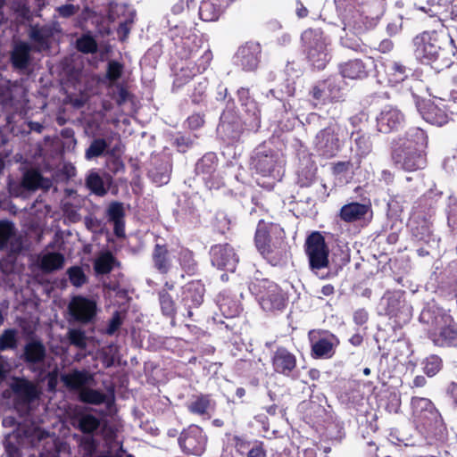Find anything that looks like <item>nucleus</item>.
Returning <instances> with one entry per match:
<instances>
[{"label": "nucleus", "instance_id": "1", "mask_svg": "<svg viewBox=\"0 0 457 457\" xmlns=\"http://www.w3.org/2000/svg\"><path fill=\"white\" fill-rule=\"evenodd\" d=\"M428 145L426 132L417 127L410 128L403 137L394 140L392 160L395 166L414 171L426 166L425 148Z\"/></svg>", "mask_w": 457, "mask_h": 457}, {"label": "nucleus", "instance_id": "2", "mask_svg": "<svg viewBox=\"0 0 457 457\" xmlns=\"http://www.w3.org/2000/svg\"><path fill=\"white\" fill-rule=\"evenodd\" d=\"M416 59L424 64L437 62L441 67H450L453 62L455 46L453 39L443 33L424 31L413 40Z\"/></svg>", "mask_w": 457, "mask_h": 457}, {"label": "nucleus", "instance_id": "3", "mask_svg": "<svg viewBox=\"0 0 457 457\" xmlns=\"http://www.w3.org/2000/svg\"><path fill=\"white\" fill-rule=\"evenodd\" d=\"M304 252L308 258L310 270L320 279H328L337 275L338 270L350 262L349 254L341 253L339 262L329 261V249L324 237L319 231L311 233L304 243Z\"/></svg>", "mask_w": 457, "mask_h": 457}, {"label": "nucleus", "instance_id": "4", "mask_svg": "<svg viewBox=\"0 0 457 457\" xmlns=\"http://www.w3.org/2000/svg\"><path fill=\"white\" fill-rule=\"evenodd\" d=\"M302 48L312 66L325 69L330 60L329 38L320 29H308L301 35Z\"/></svg>", "mask_w": 457, "mask_h": 457}, {"label": "nucleus", "instance_id": "5", "mask_svg": "<svg viewBox=\"0 0 457 457\" xmlns=\"http://www.w3.org/2000/svg\"><path fill=\"white\" fill-rule=\"evenodd\" d=\"M249 288L257 295L258 302L264 312H281L287 304V296L283 290L267 278L253 281Z\"/></svg>", "mask_w": 457, "mask_h": 457}, {"label": "nucleus", "instance_id": "6", "mask_svg": "<svg viewBox=\"0 0 457 457\" xmlns=\"http://www.w3.org/2000/svg\"><path fill=\"white\" fill-rule=\"evenodd\" d=\"M204 285L199 280L190 281L181 287L179 295V311L182 316L190 320H195V311H197L204 303Z\"/></svg>", "mask_w": 457, "mask_h": 457}, {"label": "nucleus", "instance_id": "7", "mask_svg": "<svg viewBox=\"0 0 457 457\" xmlns=\"http://www.w3.org/2000/svg\"><path fill=\"white\" fill-rule=\"evenodd\" d=\"M340 131L337 124H330L317 133L314 146L319 154L330 158L338 153L342 145Z\"/></svg>", "mask_w": 457, "mask_h": 457}, {"label": "nucleus", "instance_id": "8", "mask_svg": "<svg viewBox=\"0 0 457 457\" xmlns=\"http://www.w3.org/2000/svg\"><path fill=\"white\" fill-rule=\"evenodd\" d=\"M68 310L72 319L82 324L93 323L99 311L93 297L75 295L71 298Z\"/></svg>", "mask_w": 457, "mask_h": 457}, {"label": "nucleus", "instance_id": "9", "mask_svg": "<svg viewBox=\"0 0 457 457\" xmlns=\"http://www.w3.org/2000/svg\"><path fill=\"white\" fill-rule=\"evenodd\" d=\"M178 441L185 453L200 456L205 451L207 436L200 427L190 425L180 433Z\"/></svg>", "mask_w": 457, "mask_h": 457}, {"label": "nucleus", "instance_id": "10", "mask_svg": "<svg viewBox=\"0 0 457 457\" xmlns=\"http://www.w3.org/2000/svg\"><path fill=\"white\" fill-rule=\"evenodd\" d=\"M62 32L58 21H53L44 25H33L29 29V37L33 43L34 52L41 53L50 48L51 38Z\"/></svg>", "mask_w": 457, "mask_h": 457}, {"label": "nucleus", "instance_id": "11", "mask_svg": "<svg viewBox=\"0 0 457 457\" xmlns=\"http://www.w3.org/2000/svg\"><path fill=\"white\" fill-rule=\"evenodd\" d=\"M251 164L262 176H272L278 166V154L265 145H259L253 152Z\"/></svg>", "mask_w": 457, "mask_h": 457}, {"label": "nucleus", "instance_id": "12", "mask_svg": "<svg viewBox=\"0 0 457 457\" xmlns=\"http://www.w3.org/2000/svg\"><path fill=\"white\" fill-rule=\"evenodd\" d=\"M210 256L213 266L230 272L236 270L239 261L234 248L228 244L212 245L210 249Z\"/></svg>", "mask_w": 457, "mask_h": 457}, {"label": "nucleus", "instance_id": "13", "mask_svg": "<svg viewBox=\"0 0 457 457\" xmlns=\"http://www.w3.org/2000/svg\"><path fill=\"white\" fill-rule=\"evenodd\" d=\"M244 130L243 122L236 113L229 110L222 112L217 131L224 140L238 141Z\"/></svg>", "mask_w": 457, "mask_h": 457}, {"label": "nucleus", "instance_id": "14", "mask_svg": "<svg viewBox=\"0 0 457 457\" xmlns=\"http://www.w3.org/2000/svg\"><path fill=\"white\" fill-rule=\"evenodd\" d=\"M273 370L287 378H295L296 357L284 346L278 347L271 355Z\"/></svg>", "mask_w": 457, "mask_h": 457}, {"label": "nucleus", "instance_id": "15", "mask_svg": "<svg viewBox=\"0 0 457 457\" xmlns=\"http://www.w3.org/2000/svg\"><path fill=\"white\" fill-rule=\"evenodd\" d=\"M261 52L262 48L259 43L247 42L237 49L234 56V62L244 71H253L259 64Z\"/></svg>", "mask_w": 457, "mask_h": 457}, {"label": "nucleus", "instance_id": "16", "mask_svg": "<svg viewBox=\"0 0 457 457\" xmlns=\"http://www.w3.org/2000/svg\"><path fill=\"white\" fill-rule=\"evenodd\" d=\"M46 356V348L40 340L31 339L24 345L22 359L34 370L44 369Z\"/></svg>", "mask_w": 457, "mask_h": 457}, {"label": "nucleus", "instance_id": "17", "mask_svg": "<svg viewBox=\"0 0 457 457\" xmlns=\"http://www.w3.org/2000/svg\"><path fill=\"white\" fill-rule=\"evenodd\" d=\"M310 340L312 356L318 359L331 358L335 353V348L338 345V340L333 334L316 338L315 332H311Z\"/></svg>", "mask_w": 457, "mask_h": 457}, {"label": "nucleus", "instance_id": "18", "mask_svg": "<svg viewBox=\"0 0 457 457\" xmlns=\"http://www.w3.org/2000/svg\"><path fill=\"white\" fill-rule=\"evenodd\" d=\"M71 426L85 435H95L101 426V420L92 413L79 410L70 417Z\"/></svg>", "mask_w": 457, "mask_h": 457}, {"label": "nucleus", "instance_id": "19", "mask_svg": "<svg viewBox=\"0 0 457 457\" xmlns=\"http://www.w3.org/2000/svg\"><path fill=\"white\" fill-rule=\"evenodd\" d=\"M0 248L12 253H20L22 249L21 239L14 224L9 220H0Z\"/></svg>", "mask_w": 457, "mask_h": 457}, {"label": "nucleus", "instance_id": "20", "mask_svg": "<svg viewBox=\"0 0 457 457\" xmlns=\"http://www.w3.org/2000/svg\"><path fill=\"white\" fill-rule=\"evenodd\" d=\"M32 51H34L33 46L25 41L15 43L10 53L12 68L21 71L28 70L32 62Z\"/></svg>", "mask_w": 457, "mask_h": 457}, {"label": "nucleus", "instance_id": "21", "mask_svg": "<svg viewBox=\"0 0 457 457\" xmlns=\"http://www.w3.org/2000/svg\"><path fill=\"white\" fill-rule=\"evenodd\" d=\"M404 121L403 114L396 108L386 107L377 118L378 131L389 133L398 129Z\"/></svg>", "mask_w": 457, "mask_h": 457}, {"label": "nucleus", "instance_id": "22", "mask_svg": "<svg viewBox=\"0 0 457 457\" xmlns=\"http://www.w3.org/2000/svg\"><path fill=\"white\" fill-rule=\"evenodd\" d=\"M371 218V209L369 204L353 202L341 207L339 217L347 223L368 220L367 216Z\"/></svg>", "mask_w": 457, "mask_h": 457}, {"label": "nucleus", "instance_id": "23", "mask_svg": "<svg viewBox=\"0 0 457 457\" xmlns=\"http://www.w3.org/2000/svg\"><path fill=\"white\" fill-rule=\"evenodd\" d=\"M16 400L23 404H29L38 397L35 384L25 378H16L11 385Z\"/></svg>", "mask_w": 457, "mask_h": 457}, {"label": "nucleus", "instance_id": "24", "mask_svg": "<svg viewBox=\"0 0 457 457\" xmlns=\"http://www.w3.org/2000/svg\"><path fill=\"white\" fill-rule=\"evenodd\" d=\"M411 407L413 416L420 419V421H436L439 418L438 411H436L434 403L428 398L412 397L411 401Z\"/></svg>", "mask_w": 457, "mask_h": 457}, {"label": "nucleus", "instance_id": "25", "mask_svg": "<svg viewBox=\"0 0 457 457\" xmlns=\"http://www.w3.org/2000/svg\"><path fill=\"white\" fill-rule=\"evenodd\" d=\"M372 61L368 62L361 59H353L339 64V71L343 78L350 79H363L369 75V67Z\"/></svg>", "mask_w": 457, "mask_h": 457}, {"label": "nucleus", "instance_id": "26", "mask_svg": "<svg viewBox=\"0 0 457 457\" xmlns=\"http://www.w3.org/2000/svg\"><path fill=\"white\" fill-rule=\"evenodd\" d=\"M112 178L108 173L103 176L96 170H90L86 178V186L91 193L97 196H104L109 190Z\"/></svg>", "mask_w": 457, "mask_h": 457}, {"label": "nucleus", "instance_id": "27", "mask_svg": "<svg viewBox=\"0 0 457 457\" xmlns=\"http://www.w3.org/2000/svg\"><path fill=\"white\" fill-rule=\"evenodd\" d=\"M106 215L108 217L109 221L112 222L114 225L113 231L114 234L118 237H124L125 235V210L123 204L120 202L113 201L112 202L107 210Z\"/></svg>", "mask_w": 457, "mask_h": 457}, {"label": "nucleus", "instance_id": "28", "mask_svg": "<svg viewBox=\"0 0 457 457\" xmlns=\"http://www.w3.org/2000/svg\"><path fill=\"white\" fill-rule=\"evenodd\" d=\"M228 6V0H204L199 8L200 18L204 21H214Z\"/></svg>", "mask_w": 457, "mask_h": 457}, {"label": "nucleus", "instance_id": "29", "mask_svg": "<svg viewBox=\"0 0 457 457\" xmlns=\"http://www.w3.org/2000/svg\"><path fill=\"white\" fill-rule=\"evenodd\" d=\"M61 380L66 387L71 390H79V393L81 388H86V386L93 380V377L85 370H74L71 372L62 374Z\"/></svg>", "mask_w": 457, "mask_h": 457}, {"label": "nucleus", "instance_id": "30", "mask_svg": "<svg viewBox=\"0 0 457 457\" xmlns=\"http://www.w3.org/2000/svg\"><path fill=\"white\" fill-rule=\"evenodd\" d=\"M430 338L437 346H452L457 344V325L451 321L442 327L438 333L430 335Z\"/></svg>", "mask_w": 457, "mask_h": 457}, {"label": "nucleus", "instance_id": "31", "mask_svg": "<svg viewBox=\"0 0 457 457\" xmlns=\"http://www.w3.org/2000/svg\"><path fill=\"white\" fill-rule=\"evenodd\" d=\"M52 185V180L44 178L37 170H29L23 175L22 186L28 190H36L38 188L48 190Z\"/></svg>", "mask_w": 457, "mask_h": 457}, {"label": "nucleus", "instance_id": "32", "mask_svg": "<svg viewBox=\"0 0 457 457\" xmlns=\"http://www.w3.org/2000/svg\"><path fill=\"white\" fill-rule=\"evenodd\" d=\"M243 111L247 117L245 119L244 124L247 130L256 132L261 127V111L255 101L244 103Z\"/></svg>", "mask_w": 457, "mask_h": 457}, {"label": "nucleus", "instance_id": "33", "mask_svg": "<svg viewBox=\"0 0 457 457\" xmlns=\"http://www.w3.org/2000/svg\"><path fill=\"white\" fill-rule=\"evenodd\" d=\"M152 259L154 267L161 273L166 274L171 267V260L169 257V251L165 245L156 244L154 245Z\"/></svg>", "mask_w": 457, "mask_h": 457}, {"label": "nucleus", "instance_id": "34", "mask_svg": "<svg viewBox=\"0 0 457 457\" xmlns=\"http://www.w3.org/2000/svg\"><path fill=\"white\" fill-rule=\"evenodd\" d=\"M270 252L261 253L273 265L278 264L282 261H286L287 258V244L279 238L275 242H270L267 244Z\"/></svg>", "mask_w": 457, "mask_h": 457}, {"label": "nucleus", "instance_id": "35", "mask_svg": "<svg viewBox=\"0 0 457 457\" xmlns=\"http://www.w3.org/2000/svg\"><path fill=\"white\" fill-rule=\"evenodd\" d=\"M38 266L45 273H51L62 268L64 257L60 253L48 252L38 257Z\"/></svg>", "mask_w": 457, "mask_h": 457}, {"label": "nucleus", "instance_id": "36", "mask_svg": "<svg viewBox=\"0 0 457 457\" xmlns=\"http://www.w3.org/2000/svg\"><path fill=\"white\" fill-rule=\"evenodd\" d=\"M281 230L277 226H274L272 224L270 225V230H268V226L266 223H264L262 220H260L256 232H255V237L254 242L255 245L260 253H269V247L267 246V244L270 242V231H277Z\"/></svg>", "mask_w": 457, "mask_h": 457}, {"label": "nucleus", "instance_id": "37", "mask_svg": "<svg viewBox=\"0 0 457 457\" xmlns=\"http://www.w3.org/2000/svg\"><path fill=\"white\" fill-rule=\"evenodd\" d=\"M351 137L353 138L356 147V154L353 156H359L361 162V158L368 155L372 151L371 137L370 134L364 133L361 130L353 131Z\"/></svg>", "mask_w": 457, "mask_h": 457}, {"label": "nucleus", "instance_id": "38", "mask_svg": "<svg viewBox=\"0 0 457 457\" xmlns=\"http://www.w3.org/2000/svg\"><path fill=\"white\" fill-rule=\"evenodd\" d=\"M214 405L215 403L210 395H199L187 404V410L193 414L204 416L208 415L209 411L213 409Z\"/></svg>", "mask_w": 457, "mask_h": 457}, {"label": "nucleus", "instance_id": "39", "mask_svg": "<svg viewBox=\"0 0 457 457\" xmlns=\"http://www.w3.org/2000/svg\"><path fill=\"white\" fill-rule=\"evenodd\" d=\"M116 262L115 257L110 251H104L95 259L93 266L97 275H104L112 271Z\"/></svg>", "mask_w": 457, "mask_h": 457}, {"label": "nucleus", "instance_id": "40", "mask_svg": "<svg viewBox=\"0 0 457 457\" xmlns=\"http://www.w3.org/2000/svg\"><path fill=\"white\" fill-rule=\"evenodd\" d=\"M158 299L162 315L173 321L179 311V305L176 304L172 296L165 289L159 291Z\"/></svg>", "mask_w": 457, "mask_h": 457}, {"label": "nucleus", "instance_id": "41", "mask_svg": "<svg viewBox=\"0 0 457 457\" xmlns=\"http://www.w3.org/2000/svg\"><path fill=\"white\" fill-rule=\"evenodd\" d=\"M411 236L417 242L429 244L433 240L431 224L427 220L416 221V225L411 228Z\"/></svg>", "mask_w": 457, "mask_h": 457}, {"label": "nucleus", "instance_id": "42", "mask_svg": "<svg viewBox=\"0 0 457 457\" xmlns=\"http://www.w3.org/2000/svg\"><path fill=\"white\" fill-rule=\"evenodd\" d=\"M343 82L342 79L338 77H329L323 80V86L325 87L328 99L337 102L343 98Z\"/></svg>", "mask_w": 457, "mask_h": 457}, {"label": "nucleus", "instance_id": "43", "mask_svg": "<svg viewBox=\"0 0 457 457\" xmlns=\"http://www.w3.org/2000/svg\"><path fill=\"white\" fill-rule=\"evenodd\" d=\"M361 161L359 156H351L347 161H339L332 165V172L336 176H345L353 174V171L360 168Z\"/></svg>", "mask_w": 457, "mask_h": 457}, {"label": "nucleus", "instance_id": "44", "mask_svg": "<svg viewBox=\"0 0 457 457\" xmlns=\"http://www.w3.org/2000/svg\"><path fill=\"white\" fill-rule=\"evenodd\" d=\"M218 165V160L213 153L204 154L195 165L197 174L211 177L215 171Z\"/></svg>", "mask_w": 457, "mask_h": 457}, {"label": "nucleus", "instance_id": "45", "mask_svg": "<svg viewBox=\"0 0 457 457\" xmlns=\"http://www.w3.org/2000/svg\"><path fill=\"white\" fill-rule=\"evenodd\" d=\"M76 49L84 54H93L98 51V44L90 32L83 33L75 42Z\"/></svg>", "mask_w": 457, "mask_h": 457}, {"label": "nucleus", "instance_id": "46", "mask_svg": "<svg viewBox=\"0 0 457 457\" xmlns=\"http://www.w3.org/2000/svg\"><path fill=\"white\" fill-rule=\"evenodd\" d=\"M109 146L110 144L104 138H95L86 149L85 158L87 160H93L106 155V151Z\"/></svg>", "mask_w": 457, "mask_h": 457}, {"label": "nucleus", "instance_id": "47", "mask_svg": "<svg viewBox=\"0 0 457 457\" xmlns=\"http://www.w3.org/2000/svg\"><path fill=\"white\" fill-rule=\"evenodd\" d=\"M426 112H422L423 119L433 125L443 126L447 122L446 114L433 104L427 105Z\"/></svg>", "mask_w": 457, "mask_h": 457}, {"label": "nucleus", "instance_id": "48", "mask_svg": "<svg viewBox=\"0 0 457 457\" xmlns=\"http://www.w3.org/2000/svg\"><path fill=\"white\" fill-rule=\"evenodd\" d=\"M79 396L82 403L95 405L104 403L107 398L104 393L90 387L81 388Z\"/></svg>", "mask_w": 457, "mask_h": 457}, {"label": "nucleus", "instance_id": "49", "mask_svg": "<svg viewBox=\"0 0 457 457\" xmlns=\"http://www.w3.org/2000/svg\"><path fill=\"white\" fill-rule=\"evenodd\" d=\"M387 72L391 77L390 81L394 83H400L409 76L411 70L400 62H392L387 66Z\"/></svg>", "mask_w": 457, "mask_h": 457}, {"label": "nucleus", "instance_id": "50", "mask_svg": "<svg viewBox=\"0 0 457 457\" xmlns=\"http://www.w3.org/2000/svg\"><path fill=\"white\" fill-rule=\"evenodd\" d=\"M424 373L428 377H434L443 368V360L436 354H431L426 357L422 362Z\"/></svg>", "mask_w": 457, "mask_h": 457}, {"label": "nucleus", "instance_id": "51", "mask_svg": "<svg viewBox=\"0 0 457 457\" xmlns=\"http://www.w3.org/2000/svg\"><path fill=\"white\" fill-rule=\"evenodd\" d=\"M179 264L181 268L189 275L196 273L198 265L194 258L193 252L188 249H182L179 253Z\"/></svg>", "mask_w": 457, "mask_h": 457}, {"label": "nucleus", "instance_id": "52", "mask_svg": "<svg viewBox=\"0 0 457 457\" xmlns=\"http://www.w3.org/2000/svg\"><path fill=\"white\" fill-rule=\"evenodd\" d=\"M18 332L14 328L4 330L0 335V351L13 350L17 347Z\"/></svg>", "mask_w": 457, "mask_h": 457}, {"label": "nucleus", "instance_id": "53", "mask_svg": "<svg viewBox=\"0 0 457 457\" xmlns=\"http://www.w3.org/2000/svg\"><path fill=\"white\" fill-rule=\"evenodd\" d=\"M197 142L196 135H186L179 133L174 137L173 145L178 148L180 153H186L188 149L192 148Z\"/></svg>", "mask_w": 457, "mask_h": 457}, {"label": "nucleus", "instance_id": "54", "mask_svg": "<svg viewBox=\"0 0 457 457\" xmlns=\"http://www.w3.org/2000/svg\"><path fill=\"white\" fill-rule=\"evenodd\" d=\"M74 437L84 451L85 455L91 456L96 452L97 448V441L94 435H75Z\"/></svg>", "mask_w": 457, "mask_h": 457}, {"label": "nucleus", "instance_id": "55", "mask_svg": "<svg viewBox=\"0 0 457 457\" xmlns=\"http://www.w3.org/2000/svg\"><path fill=\"white\" fill-rule=\"evenodd\" d=\"M79 10V4H74L72 3L68 2L64 4L58 5L54 8V18L70 19L74 15L78 14Z\"/></svg>", "mask_w": 457, "mask_h": 457}, {"label": "nucleus", "instance_id": "56", "mask_svg": "<svg viewBox=\"0 0 457 457\" xmlns=\"http://www.w3.org/2000/svg\"><path fill=\"white\" fill-rule=\"evenodd\" d=\"M124 66L118 61L110 60L107 63L106 79L111 83L114 84L120 79L123 74Z\"/></svg>", "mask_w": 457, "mask_h": 457}, {"label": "nucleus", "instance_id": "57", "mask_svg": "<svg viewBox=\"0 0 457 457\" xmlns=\"http://www.w3.org/2000/svg\"><path fill=\"white\" fill-rule=\"evenodd\" d=\"M67 337L71 345L81 350L87 348V339L85 331L78 328L69 329L67 332Z\"/></svg>", "mask_w": 457, "mask_h": 457}, {"label": "nucleus", "instance_id": "58", "mask_svg": "<svg viewBox=\"0 0 457 457\" xmlns=\"http://www.w3.org/2000/svg\"><path fill=\"white\" fill-rule=\"evenodd\" d=\"M67 273L71 283L76 287L83 286L87 280L82 268L79 266L71 267Z\"/></svg>", "mask_w": 457, "mask_h": 457}, {"label": "nucleus", "instance_id": "59", "mask_svg": "<svg viewBox=\"0 0 457 457\" xmlns=\"http://www.w3.org/2000/svg\"><path fill=\"white\" fill-rule=\"evenodd\" d=\"M294 94H295V87L293 86V84H290L287 82V85L285 86L284 89L281 88L278 91H277L275 89H270L269 91L267 96L269 97L270 96H271L275 99H278L279 102L282 103V106L286 110V104L283 102L284 96H294Z\"/></svg>", "mask_w": 457, "mask_h": 457}, {"label": "nucleus", "instance_id": "60", "mask_svg": "<svg viewBox=\"0 0 457 457\" xmlns=\"http://www.w3.org/2000/svg\"><path fill=\"white\" fill-rule=\"evenodd\" d=\"M26 2L27 0H0V14H3L2 9L4 6L10 4L14 11L25 16L26 13L29 12V9L26 8Z\"/></svg>", "mask_w": 457, "mask_h": 457}, {"label": "nucleus", "instance_id": "61", "mask_svg": "<svg viewBox=\"0 0 457 457\" xmlns=\"http://www.w3.org/2000/svg\"><path fill=\"white\" fill-rule=\"evenodd\" d=\"M123 319L121 313L119 311L114 312L111 320L108 321L105 334L108 336H113L122 325Z\"/></svg>", "mask_w": 457, "mask_h": 457}, {"label": "nucleus", "instance_id": "62", "mask_svg": "<svg viewBox=\"0 0 457 457\" xmlns=\"http://www.w3.org/2000/svg\"><path fill=\"white\" fill-rule=\"evenodd\" d=\"M386 312L389 316H397V313L403 306V302L399 296L392 295L386 299Z\"/></svg>", "mask_w": 457, "mask_h": 457}, {"label": "nucleus", "instance_id": "63", "mask_svg": "<svg viewBox=\"0 0 457 457\" xmlns=\"http://www.w3.org/2000/svg\"><path fill=\"white\" fill-rule=\"evenodd\" d=\"M442 319L443 318L440 316L434 315V312H432L430 309H423L420 315V321L430 326L439 324Z\"/></svg>", "mask_w": 457, "mask_h": 457}, {"label": "nucleus", "instance_id": "64", "mask_svg": "<svg viewBox=\"0 0 457 457\" xmlns=\"http://www.w3.org/2000/svg\"><path fill=\"white\" fill-rule=\"evenodd\" d=\"M84 223L86 228L93 233H99L103 229L102 220L95 216L85 217Z\"/></svg>", "mask_w": 457, "mask_h": 457}]
</instances>
